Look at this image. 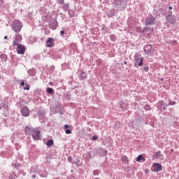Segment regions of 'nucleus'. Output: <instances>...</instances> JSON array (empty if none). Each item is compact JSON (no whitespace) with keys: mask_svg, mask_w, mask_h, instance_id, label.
<instances>
[{"mask_svg":"<svg viewBox=\"0 0 179 179\" xmlns=\"http://www.w3.org/2000/svg\"><path fill=\"white\" fill-rule=\"evenodd\" d=\"M155 22H156V18L151 15L145 19V24L146 26H149L150 24H155Z\"/></svg>","mask_w":179,"mask_h":179,"instance_id":"6e6552de","label":"nucleus"},{"mask_svg":"<svg viewBox=\"0 0 179 179\" xmlns=\"http://www.w3.org/2000/svg\"><path fill=\"white\" fill-rule=\"evenodd\" d=\"M70 47L71 50H73V51H76V50H78V45L76 43H71Z\"/></svg>","mask_w":179,"mask_h":179,"instance_id":"b1692460","label":"nucleus"},{"mask_svg":"<svg viewBox=\"0 0 179 179\" xmlns=\"http://www.w3.org/2000/svg\"><path fill=\"white\" fill-rule=\"evenodd\" d=\"M1 108L8 110L9 109V102L6 100L3 101L0 104Z\"/></svg>","mask_w":179,"mask_h":179,"instance_id":"4468645a","label":"nucleus"},{"mask_svg":"<svg viewBox=\"0 0 179 179\" xmlns=\"http://www.w3.org/2000/svg\"><path fill=\"white\" fill-rule=\"evenodd\" d=\"M1 106H0V110H1Z\"/></svg>","mask_w":179,"mask_h":179,"instance_id":"09e8293b","label":"nucleus"},{"mask_svg":"<svg viewBox=\"0 0 179 179\" xmlns=\"http://www.w3.org/2000/svg\"><path fill=\"white\" fill-rule=\"evenodd\" d=\"M162 169L163 166H162V164L159 163H154L153 165L152 166L151 170L155 173H158V171H161Z\"/></svg>","mask_w":179,"mask_h":179,"instance_id":"423d86ee","label":"nucleus"},{"mask_svg":"<svg viewBox=\"0 0 179 179\" xmlns=\"http://www.w3.org/2000/svg\"><path fill=\"white\" fill-rule=\"evenodd\" d=\"M49 27L50 29H52V30H55L57 27H58V22L57 21V20H51L49 22Z\"/></svg>","mask_w":179,"mask_h":179,"instance_id":"1a4fd4ad","label":"nucleus"},{"mask_svg":"<svg viewBox=\"0 0 179 179\" xmlns=\"http://www.w3.org/2000/svg\"><path fill=\"white\" fill-rule=\"evenodd\" d=\"M14 46L17 47L16 51L20 55H23L26 52V47L22 44L15 45Z\"/></svg>","mask_w":179,"mask_h":179,"instance_id":"20e7f679","label":"nucleus"},{"mask_svg":"<svg viewBox=\"0 0 179 179\" xmlns=\"http://www.w3.org/2000/svg\"><path fill=\"white\" fill-rule=\"evenodd\" d=\"M60 34L61 36H64V34H65V31H61Z\"/></svg>","mask_w":179,"mask_h":179,"instance_id":"ea45409f","label":"nucleus"},{"mask_svg":"<svg viewBox=\"0 0 179 179\" xmlns=\"http://www.w3.org/2000/svg\"><path fill=\"white\" fill-rule=\"evenodd\" d=\"M167 20L171 24H174V23H176V18L174 17H169Z\"/></svg>","mask_w":179,"mask_h":179,"instance_id":"4be33fe9","label":"nucleus"},{"mask_svg":"<svg viewBox=\"0 0 179 179\" xmlns=\"http://www.w3.org/2000/svg\"><path fill=\"white\" fill-rule=\"evenodd\" d=\"M123 164H129V159L126 155H123L121 158Z\"/></svg>","mask_w":179,"mask_h":179,"instance_id":"dca6fc26","label":"nucleus"},{"mask_svg":"<svg viewBox=\"0 0 179 179\" xmlns=\"http://www.w3.org/2000/svg\"><path fill=\"white\" fill-rule=\"evenodd\" d=\"M54 43H55V41L52 38H48L45 42L46 47L48 48L54 47Z\"/></svg>","mask_w":179,"mask_h":179,"instance_id":"9b49d317","label":"nucleus"},{"mask_svg":"<svg viewBox=\"0 0 179 179\" xmlns=\"http://www.w3.org/2000/svg\"><path fill=\"white\" fill-rule=\"evenodd\" d=\"M0 79H1V75H0Z\"/></svg>","mask_w":179,"mask_h":179,"instance_id":"de8ad7c7","label":"nucleus"},{"mask_svg":"<svg viewBox=\"0 0 179 179\" xmlns=\"http://www.w3.org/2000/svg\"><path fill=\"white\" fill-rule=\"evenodd\" d=\"M31 178H34V179L36 178V175H34V174L32 175Z\"/></svg>","mask_w":179,"mask_h":179,"instance_id":"79ce46f5","label":"nucleus"},{"mask_svg":"<svg viewBox=\"0 0 179 179\" xmlns=\"http://www.w3.org/2000/svg\"><path fill=\"white\" fill-rule=\"evenodd\" d=\"M32 171L34 173H38V168L37 166L32 167Z\"/></svg>","mask_w":179,"mask_h":179,"instance_id":"7c9ffc66","label":"nucleus"},{"mask_svg":"<svg viewBox=\"0 0 179 179\" xmlns=\"http://www.w3.org/2000/svg\"><path fill=\"white\" fill-rule=\"evenodd\" d=\"M144 52L147 54V55H152L153 54V50H152V45H146L144 47Z\"/></svg>","mask_w":179,"mask_h":179,"instance_id":"f8f14e48","label":"nucleus"},{"mask_svg":"<svg viewBox=\"0 0 179 179\" xmlns=\"http://www.w3.org/2000/svg\"><path fill=\"white\" fill-rule=\"evenodd\" d=\"M143 71H145V72H149V66H145L143 68Z\"/></svg>","mask_w":179,"mask_h":179,"instance_id":"e433bc0d","label":"nucleus"},{"mask_svg":"<svg viewBox=\"0 0 179 179\" xmlns=\"http://www.w3.org/2000/svg\"><path fill=\"white\" fill-rule=\"evenodd\" d=\"M65 133L66 134V135H69L72 134V131L71 129H66Z\"/></svg>","mask_w":179,"mask_h":179,"instance_id":"473e14b6","label":"nucleus"},{"mask_svg":"<svg viewBox=\"0 0 179 179\" xmlns=\"http://www.w3.org/2000/svg\"><path fill=\"white\" fill-rule=\"evenodd\" d=\"M39 176L41 177H43V178H45V177H47V176H48V173H47V171H45V169H43L40 173H39Z\"/></svg>","mask_w":179,"mask_h":179,"instance_id":"6ab92c4d","label":"nucleus"},{"mask_svg":"<svg viewBox=\"0 0 179 179\" xmlns=\"http://www.w3.org/2000/svg\"><path fill=\"white\" fill-rule=\"evenodd\" d=\"M7 39H8V36H4V40H7Z\"/></svg>","mask_w":179,"mask_h":179,"instance_id":"c03bdc74","label":"nucleus"},{"mask_svg":"<svg viewBox=\"0 0 179 179\" xmlns=\"http://www.w3.org/2000/svg\"><path fill=\"white\" fill-rule=\"evenodd\" d=\"M47 92L50 94H52L54 93V89H52L51 87H49V88L47 89Z\"/></svg>","mask_w":179,"mask_h":179,"instance_id":"bb28decb","label":"nucleus"},{"mask_svg":"<svg viewBox=\"0 0 179 179\" xmlns=\"http://www.w3.org/2000/svg\"><path fill=\"white\" fill-rule=\"evenodd\" d=\"M144 109H145L146 111H150V106H149L148 104L145 105Z\"/></svg>","mask_w":179,"mask_h":179,"instance_id":"c756f323","label":"nucleus"},{"mask_svg":"<svg viewBox=\"0 0 179 179\" xmlns=\"http://www.w3.org/2000/svg\"><path fill=\"white\" fill-rule=\"evenodd\" d=\"M64 128H65V129H68V128H71V126H69L68 124H65Z\"/></svg>","mask_w":179,"mask_h":179,"instance_id":"58836bf2","label":"nucleus"},{"mask_svg":"<svg viewBox=\"0 0 179 179\" xmlns=\"http://www.w3.org/2000/svg\"><path fill=\"white\" fill-rule=\"evenodd\" d=\"M122 110H128V105L127 103H122L120 106Z\"/></svg>","mask_w":179,"mask_h":179,"instance_id":"a878e982","label":"nucleus"},{"mask_svg":"<svg viewBox=\"0 0 179 179\" xmlns=\"http://www.w3.org/2000/svg\"><path fill=\"white\" fill-rule=\"evenodd\" d=\"M64 6H66V8H69V6H68V4H64Z\"/></svg>","mask_w":179,"mask_h":179,"instance_id":"49530a36","label":"nucleus"},{"mask_svg":"<svg viewBox=\"0 0 179 179\" xmlns=\"http://www.w3.org/2000/svg\"><path fill=\"white\" fill-rule=\"evenodd\" d=\"M64 0H57L56 2L57 3H59V5H62L64 3Z\"/></svg>","mask_w":179,"mask_h":179,"instance_id":"72a5a7b5","label":"nucleus"},{"mask_svg":"<svg viewBox=\"0 0 179 179\" xmlns=\"http://www.w3.org/2000/svg\"><path fill=\"white\" fill-rule=\"evenodd\" d=\"M26 87L24 88V90H30V85L25 84Z\"/></svg>","mask_w":179,"mask_h":179,"instance_id":"c9c22d12","label":"nucleus"},{"mask_svg":"<svg viewBox=\"0 0 179 179\" xmlns=\"http://www.w3.org/2000/svg\"><path fill=\"white\" fill-rule=\"evenodd\" d=\"M176 104H177V103L173 100H169V106H176Z\"/></svg>","mask_w":179,"mask_h":179,"instance_id":"c85d7f7f","label":"nucleus"},{"mask_svg":"<svg viewBox=\"0 0 179 179\" xmlns=\"http://www.w3.org/2000/svg\"><path fill=\"white\" fill-rule=\"evenodd\" d=\"M21 114L23 117H29V115H30V110H29V108L27 106H24L21 109Z\"/></svg>","mask_w":179,"mask_h":179,"instance_id":"9d476101","label":"nucleus"},{"mask_svg":"<svg viewBox=\"0 0 179 179\" xmlns=\"http://www.w3.org/2000/svg\"><path fill=\"white\" fill-rule=\"evenodd\" d=\"M154 159H163V155H162V152L158 151L155 152L153 155Z\"/></svg>","mask_w":179,"mask_h":179,"instance_id":"f3484780","label":"nucleus"},{"mask_svg":"<svg viewBox=\"0 0 179 179\" xmlns=\"http://www.w3.org/2000/svg\"><path fill=\"white\" fill-rule=\"evenodd\" d=\"M15 177H16V176H12L11 179H15Z\"/></svg>","mask_w":179,"mask_h":179,"instance_id":"a18cd8bd","label":"nucleus"},{"mask_svg":"<svg viewBox=\"0 0 179 179\" xmlns=\"http://www.w3.org/2000/svg\"><path fill=\"white\" fill-rule=\"evenodd\" d=\"M22 39L23 38L20 34H16L15 38H13V45H19Z\"/></svg>","mask_w":179,"mask_h":179,"instance_id":"39448f33","label":"nucleus"},{"mask_svg":"<svg viewBox=\"0 0 179 179\" xmlns=\"http://www.w3.org/2000/svg\"><path fill=\"white\" fill-rule=\"evenodd\" d=\"M24 132H26L28 135H31L34 141H39L41 139V131L40 130H36V129H31L28 126H26L24 128Z\"/></svg>","mask_w":179,"mask_h":179,"instance_id":"f257e3e1","label":"nucleus"},{"mask_svg":"<svg viewBox=\"0 0 179 179\" xmlns=\"http://www.w3.org/2000/svg\"><path fill=\"white\" fill-rule=\"evenodd\" d=\"M115 13H117V12H115L114 9L109 10L107 13L108 17H113V16H115Z\"/></svg>","mask_w":179,"mask_h":179,"instance_id":"aec40b11","label":"nucleus"},{"mask_svg":"<svg viewBox=\"0 0 179 179\" xmlns=\"http://www.w3.org/2000/svg\"><path fill=\"white\" fill-rule=\"evenodd\" d=\"M134 59L136 62V64H134L135 66L138 65V66H142V65H143V57L142 56H135Z\"/></svg>","mask_w":179,"mask_h":179,"instance_id":"0eeeda50","label":"nucleus"},{"mask_svg":"<svg viewBox=\"0 0 179 179\" xmlns=\"http://www.w3.org/2000/svg\"><path fill=\"white\" fill-rule=\"evenodd\" d=\"M21 86H24V81H22L20 84Z\"/></svg>","mask_w":179,"mask_h":179,"instance_id":"a19ab883","label":"nucleus"},{"mask_svg":"<svg viewBox=\"0 0 179 179\" xmlns=\"http://www.w3.org/2000/svg\"><path fill=\"white\" fill-rule=\"evenodd\" d=\"M0 58L1 59V61H3V62H6L8 57H6V55H2L0 56Z\"/></svg>","mask_w":179,"mask_h":179,"instance_id":"393cba45","label":"nucleus"},{"mask_svg":"<svg viewBox=\"0 0 179 179\" xmlns=\"http://www.w3.org/2000/svg\"><path fill=\"white\" fill-rule=\"evenodd\" d=\"M92 174L93 176H99V174H100V171L99 169L94 170Z\"/></svg>","mask_w":179,"mask_h":179,"instance_id":"cd10ccee","label":"nucleus"},{"mask_svg":"<svg viewBox=\"0 0 179 179\" xmlns=\"http://www.w3.org/2000/svg\"><path fill=\"white\" fill-rule=\"evenodd\" d=\"M67 160H68L69 163L73 164V162H73L72 157H68Z\"/></svg>","mask_w":179,"mask_h":179,"instance_id":"f704fd0d","label":"nucleus"},{"mask_svg":"<svg viewBox=\"0 0 179 179\" xmlns=\"http://www.w3.org/2000/svg\"><path fill=\"white\" fill-rule=\"evenodd\" d=\"M157 108L161 110L162 111L166 110L167 108V105L164 101H159V103H157Z\"/></svg>","mask_w":179,"mask_h":179,"instance_id":"ddd939ff","label":"nucleus"},{"mask_svg":"<svg viewBox=\"0 0 179 179\" xmlns=\"http://www.w3.org/2000/svg\"><path fill=\"white\" fill-rule=\"evenodd\" d=\"M111 41H115V35L112 34L110 36Z\"/></svg>","mask_w":179,"mask_h":179,"instance_id":"2f4dec72","label":"nucleus"},{"mask_svg":"<svg viewBox=\"0 0 179 179\" xmlns=\"http://www.w3.org/2000/svg\"><path fill=\"white\" fill-rule=\"evenodd\" d=\"M99 137L97 136H94L92 137V141H96Z\"/></svg>","mask_w":179,"mask_h":179,"instance_id":"4c0bfd02","label":"nucleus"},{"mask_svg":"<svg viewBox=\"0 0 179 179\" xmlns=\"http://www.w3.org/2000/svg\"><path fill=\"white\" fill-rule=\"evenodd\" d=\"M11 27L15 33H20L23 24H22L20 20H15L12 23Z\"/></svg>","mask_w":179,"mask_h":179,"instance_id":"7ed1b4c3","label":"nucleus"},{"mask_svg":"<svg viewBox=\"0 0 179 179\" xmlns=\"http://www.w3.org/2000/svg\"><path fill=\"white\" fill-rule=\"evenodd\" d=\"M136 162L138 163H144V162H146V159H145L143 155H139L136 158Z\"/></svg>","mask_w":179,"mask_h":179,"instance_id":"2eb2a0df","label":"nucleus"},{"mask_svg":"<svg viewBox=\"0 0 179 179\" xmlns=\"http://www.w3.org/2000/svg\"><path fill=\"white\" fill-rule=\"evenodd\" d=\"M87 78V74L85 71H82L79 76L80 80H85Z\"/></svg>","mask_w":179,"mask_h":179,"instance_id":"a211bd4d","label":"nucleus"},{"mask_svg":"<svg viewBox=\"0 0 179 179\" xmlns=\"http://www.w3.org/2000/svg\"><path fill=\"white\" fill-rule=\"evenodd\" d=\"M47 146H48L49 148L52 146V145H54V140L52 139H49L47 143H46Z\"/></svg>","mask_w":179,"mask_h":179,"instance_id":"5701e85b","label":"nucleus"},{"mask_svg":"<svg viewBox=\"0 0 179 179\" xmlns=\"http://www.w3.org/2000/svg\"><path fill=\"white\" fill-rule=\"evenodd\" d=\"M169 10H171V9H173V7L172 6H169Z\"/></svg>","mask_w":179,"mask_h":179,"instance_id":"37998d69","label":"nucleus"},{"mask_svg":"<svg viewBox=\"0 0 179 179\" xmlns=\"http://www.w3.org/2000/svg\"><path fill=\"white\" fill-rule=\"evenodd\" d=\"M36 69H31L28 71V74L29 75V76H36Z\"/></svg>","mask_w":179,"mask_h":179,"instance_id":"412c9836","label":"nucleus"},{"mask_svg":"<svg viewBox=\"0 0 179 179\" xmlns=\"http://www.w3.org/2000/svg\"><path fill=\"white\" fill-rule=\"evenodd\" d=\"M112 5L116 12H121L127 8V0H113Z\"/></svg>","mask_w":179,"mask_h":179,"instance_id":"f03ea898","label":"nucleus"}]
</instances>
